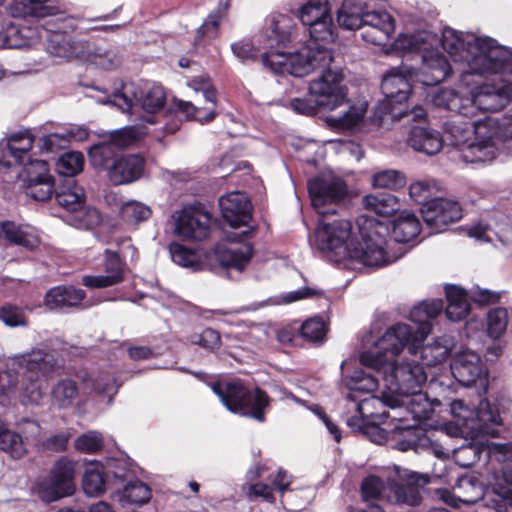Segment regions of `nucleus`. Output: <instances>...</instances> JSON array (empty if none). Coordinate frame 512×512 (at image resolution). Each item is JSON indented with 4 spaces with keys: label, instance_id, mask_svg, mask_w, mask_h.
<instances>
[{
    "label": "nucleus",
    "instance_id": "54",
    "mask_svg": "<svg viewBox=\"0 0 512 512\" xmlns=\"http://www.w3.org/2000/svg\"><path fill=\"white\" fill-rule=\"evenodd\" d=\"M85 195L82 188L74 186L72 189L63 190L56 194V201L70 215L82 207Z\"/></svg>",
    "mask_w": 512,
    "mask_h": 512
},
{
    "label": "nucleus",
    "instance_id": "17",
    "mask_svg": "<svg viewBox=\"0 0 512 512\" xmlns=\"http://www.w3.org/2000/svg\"><path fill=\"white\" fill-rule=\"evenodd\" d=\"M209 213L194 206L176 210L170 217L173 233L182 240L202 241L210 233Z\"/></svg>",
    "mask_w": 512,
    "mask_h": 512
},
{
    "label": "nucleus",
    "instance_id": "14",
    "mask_svg": "<svg viewBox=\"0 0 512 512\" xmlns=\"http://www.w3.org/2000/svg\"><path fill=\"white\" fill-rule=\"evenodd\" d=\"M164 89L153 85L146 89L143 96L138 97V88L134 83H124L120 89H115L107 98L100 100L103 104H112L123 112L132 113L141 107L147 113H156L165 103Z\"/></svg>",
    "mask_w": 512,
    "mask_h": 512
},
{
    "label": "nucleus",
    "instance_id": "11",
    "mask_svg": "<svg viewBox=\"0 0 512 512\" xmlns=\"http://www.w3.org/2000/svg\"><path fill=\"white\" fill-rule=\"evenodd\" d=\"M212 390L229 411L265 421L264 410L269 406V399L262 390L251 392L239 380L218 382L212 385Z\"/></svg>",
    "mask_w": 512,
    "mask_h": 512
},
{
    "label": "nucleus",
    "instance_id": "63",
    "mask_svg": "<svg viewBox=\"0 0 512 512\" xmlns=\"http://www.w3.org/2000/svg\"><path fill=\"white\" fill-rule=\"evenodd\" d=\"M224 17V10L218 9L211 13L198 29L195 41L198 43L202 38L212 39L216 37L219 24Z\"/></svg>",
    "mask_w": 512,
    "mask_h": 512
},
{
    "label": "nucleus",
    "instance_id": "47",
    "mask_svg": "<svg viewBox=\"0 0 512 512\" xmlns=\"http://www.w3.org/2000/svg\"><path fill=\"white\" fill-rule=\"evenodd\" d=\"M378 386L379 380L374 375L365 373L363 371L356 372L348 383V387L351 392L347 395V399L355 402L357 401L355 392L372 393L377 390Z\"/></svg>",
    "mask_w": 512,
    "mask_h": 512
},
{
    "label": "nucleus",
    "instance_id": "45",
    "mask_svg": "<svg viewBox=\"0 0 512 512\" xmlns=\"http://www.w3.org/2000/svg\"><path fill=\"white\" fill-rule=\"evenodd\" d=\"M67 221L79 229H92L100 224L101 215L97 209L83 203L81 208L67 216Z\"/></svg>",
    "mask_w": 512,
    "mask_h": 512
},
{
    "label": "nucleus",
    "instance_id": "24",
    "mask_svg": "<svg viewBox=\"0 0 512 512\" xmlns=\"http://www.w3.org/2000/svg\"><path fill=\"white\" fill-rule=\"evenodd\" d=\"M421 59L420 72L415 71L417 81L424 85H436L448 77L451 65L440 52L427 49L422 53Z\"/></svg>",
    "mask_w": 512,
    "mask_h": 512
},
{
    "label": "nucleus",
    "instance_id": "20",
    "mask_svg": "<svg viewBox=\"0 0 512 512\" xmlns=\"http://www.w3.org/2000/svg\"><path fill=\"white\" fill-rule=\"evenodd\" d=\"M421 214L433 233L444 231L449 224L458 221L462 216L461 207L457 202L440 197L427 202L421 208Z\"/></svg>",
    "mask_w": 512,
    "mask_h": 512
},
{
    "label": "nucleus",
    "instance_id": "27",
    "mask_svg": "<svg viewBox=\"0 0 512 512\" xmlns=\"http://www.w3.org/2000/svg\"><path fill=\"white\" fill-rule=\"evenodd\" d=\"M144 160L138 155H127L113 161L108 178L114 185L129 184L138 180L143 173Z\"/></svg>",
    "mask_w": 512,
    "mask_h": 512
},
{
    "label": "nucleus",
    "instance_id": "38",
    "mask_svg": "<svg viewBox=\"0 0 512 512\" xmlns=\"http://www.w3.org/2000/svg\"><path fill=\"white\" fill-rule=\"evenodd\" d=\"M420 232V223L416 216L409 212H402L393 221L392 235L397 242H408Z\"/></svg>",
    "mask_w": 512,
    "mask_h": 512
},
{
    "label": "nucleus",
    "instance_id": "32",
    "mask_svg": "<svg viewBox=\"0 0 512 512\" xmlns=\"http://www.w3.org/2000/svg\"><path fill=\"white\" fill-rule=\"evenodd\" d=\"M0 238L29 250L36 248L40 243L39 237L34 231L24 229L13 222L0 224Z\"/></svg>",
    "mask_w": 512,
    "mask_h": 512
},
{
    "label": "nucleus",
    "instance_id": "5",
    "mask_svg": "<svg viewBox=\"0 0 512 512\" xmlns=\"http://www.w3.org/2000/svg\"><path fill=\"white\" fill-rule=\"evenodd\" d=\"M396 472L402 484L394 481L384 482L376 475H369L361 484V493L365 501L378 500L391 504L415 507L423 501L425 486L442 477V475H429L396 467Z\"/></svg>",
    "mask_w": 512,
    "mask_h": 512
},
{
    "label": "nucleus",
    "instance_id": "62",
    "mask_svg": "<svg viewBox=\"0 0 512 512\" xmlns=\"http://www.w3.org/2000/svg\"><path fill=\"white\" fill-rule=\"evenodd\" d=\"M102 446L103 437L102 434L97 431H89L79 436L74 442L76 450L88 454L98 452L101 450Z\"/></svg>",
    "mask_w": 512,
    "mask_h": 512
},
{
    "label": "nucleus",
    "instance_id": "61",
    "mask_svg": "<svg viewBox=\"0 0 512 512\" xmlns=\"http://www.w3.org/2000/svg\"><path fill=\"white\" fill-rule=\"evenodd\" d=\"M372 185L375 188L397 189L405 185V177L396 170H383L373 175Z\"/></svg>",
    "mask_w": 512,
    "mask_h": 512
},
{
    "label": "nucleus",
    "instance_id": "57",
    "mask_svg": "<svg viewBox=\"0 0 512 512\" xmlns=\"http://www.w3.org/2000/svg\"><path fill=\"white\" fill-rule=\"evenodd\" d=\"M176 107L188 119H194L201 123L210 122L216 116L214 108L198 107L189 101L178 100L176 101Z\"/></svg>",
    "mask_w": 512,
    "mask_h": 512
},
{
    "label": "nucleus",
    "instance_id": "22",
    "mask_svg": "<svg viewBox=\"0 0 512 512\" xmlns=\"http://www.w3.org/2000/svg\"><path fill=\"white\" fill-rule=\"evenodd\" d=\"M426 117V115L424 116ZM407 123L414 122L410 127L407 144L417 152L427 155H435L439 153L443 147V138L441 134L424 126L425 118L417 120L405 119Z\"/></svg>",
    "mask_w": 512,
    "mask_h": 512
},
{
    "label": "nucleus",
    "instance_id": "44",
    "mask_svg": "<svg viewBox=\"0 0 512 512\" xmlns=\"http://www.w3.org/2000/svg\"><path fill=\"white\" fill-rule=\"evenodd\" d=\"M375 404H381L380 400L376 397H367L359 400L356 406L359 417H351L348 419L347 424L353 429L362 430L366 423L376 419V414L372 410Z\"/></svg>",
    "mask_w": 512,
    "mask_h": 512
},
{
    "label": "nucleus",
    "instance_id": "58",
    "mask_svg": "<svg viewBox=\"0 0 512 512\" xmlns=\"http://www.w3.org/2000/svg\"><path fill=\"white\" fill-rule=\"evenodd\" d=\"M147 132L138 127H125L116 130L110 135V143L116 148H125L138 141Z\"/></svg>",
    "mask_w": 512,
    "mask_h": 512
},
{
    "label": "nucleus",
    "instance_id": "46",
    "mask_svg": "<svg viewBox=\"0 0 512 512\" xmlns=\"http://www.w3.org/2000/svg\"><path fill=\"white\" fill-rule=\"evenodd\" d=\"M23 165L24 168L20 173V178L25 185L52 178L49 173L48 164L44 160H33L30 157V159H26Z\"/></svg>",
    "mask_w": 512,
    "mask_h": 512
},
{
    "label": "nucleus",
    "instance_id": "37",
    "mask_svg": "<svg viewBox=\"0 0 512 512\" xmlns=\"http://www.w3.org/2000/svg\"><path fill=\"white\" fill-rule=\"evenodd\" d=\"M252 255V248L249 244H244L237 248H225L217 251V259L221 266L225 268H234L241 272L248 264Z\"/></svg>",
    "mask_w": 512,
    "mask_h": 512
},
{
    "label": "nucleus",
    "instance_id": "59",
    "mask_svg": "<svg viewBox=\"0 0 512 512\" xmlns=\"http://www.w3.org/2000/svg\"><path fill=\"white\" fill-rule=\"evenodd\" d=\"M508 325V313L504 308L490 310L487 315V331L490 337L499 338L506 331Z\"/></svg>",
    "mask_w": 512,
    "mask_h": 512
},
{
    "label": "nucleus",
    "instance_id": "39",
    "mask_svg": "<svg viewBox=\"0 0 512 512\" xmlns=\"http://www.w3.org/2000/svg\"><path fill=\"white\" fill-rule=\"evenodd\" d=\"M466 116L458 114L445 123V132L450 136L451 144L455 146H467L466 143L472 135L473 124L465 120ZM472 118L473 116H467Z\"/></svg>",
    "mask_w": 512,
    "mask_h": 512
},
{
    "label": "nucleus",
    "instance_id": "40",
    "mask_svg": "<svg viewBox=\"0 0 512 512\" xmlns=\"http://www.w3.org/2000/svg\"><path fill=\"white\" fill-rule=\"evenodd\" d=\"M362 203L366 210L384 217L391 216L400 208L397 198L392 194L366 195Z\"/></svg>",
    "mask_w": 512,
    "mask_h": 512
},
{
    "label": "nucleus",
    "instance_id": "31",
    "mask_svg": "<svg viewBox=\"0 0 512 512\" xmlns=\"http://www.w3.org/2000/svg\"><path fill=\"white\" fill-rule=\"evenodd\" d=\"M445 293L448 302L446 307L447 317L452 321L464 319L470 311V296L465 290L456 285H447Z\"/></svg>",
    "mask_w": 512,
    "mask_h": 512
},
{
    "label": "nucleus",
    "instance_id": "36",
    "mask_svg": "<svg viewBox=\"0 0 512 512\" xmlns=\"http://www.w3.org/2000/svg\"><path fill=\"white\" fill-rule=\"evenodd\" d=\"M18 15L22 17L45 18L56 16L61 9L50 0H15Z\"/></svg>",
    "mask_w": 512,
    "mask_h": 512
},
{
    "label": "nucleus",
    "instance_id": "2",
    "mask_svg": "<svg viewBox=\"0 0 512 512\" xmlns=\"http://www.w3.org/2000/svg\"><path fill=\"white\" fill-rule=\"evenodd\" d=\"M442 46L454 62L466 63L460 74V84L469 86L474 74L484 75L502 71L509 65L512 52L490 37H479L446 28L442 33Z\"/></svg>",
    "mask_w": 512,
    "mask_h": 512
},
{
    "label": "nucleus",
    "instance_id": "48",
    "mask_svg": "<svg viewBox=\"0 0 512 512\" xmlns=\"http://www.w3.org/2000/svg\"><path fill=\"white\" fill-rule=\"evenodd\" d=\"M330 15L327 0H308L298 11V17L304 25Z\"/></svg>",
    "mask_w": 512,
    "mask_h": 512
},
{
    "label": "nucleus",
    "instance_id": "41",
    "mask_svg": "<svg viewBox=\"0 0 512 512\" xmlns=\"http://www.w3.org/2000/svg\"><path fill=\"white\" fill-rule=\"evenodd\" d=\"M431 103L439 108H444L464 115L466 110L465 98L452 89H438L430 96Z\"/></svg>",
    "mask_w": 512,
    "mask_h": 512
},
{
    "label": "nucleus",
    "instance_id": "12",
    "mask_svg": "<svg viewBox=\"0 0 512 512\" xmlns=\"http://www.w3.org/2000/svg\"><path fill=\"white\" fill-rule=\"evenodd\" d=\"M18 366L24 370L29 381L22 387L20 401L23 405H38L43 398L44 389L40 376L47 377L58 365L52 352L35 350L17 358Z\"/></svg>",
    "mask_w": 512,
    "mask_h": 512
},
{
    "label": "nucleus",
    "instance_id": "13",
    "mask_svg": "<svg viewBox=\"0 0 512 512\" xmlns=\"http://www.w3.org/2000/svg\"><path fill=\"white\" fill-rule=\"evenodd\" d=\"M473 124V142L461 150V158L467 163L490 162L497 155L496 140L504 139L501 131L502 120L499 122L491 117L471 121Z\"/></svg>",
    "mask_w": 512,
    "mask_h": 512
},
{
    "label": "nucleus",
    "instance_id": "21",
    "mask_svg": "<svg viewBox=\"0 0 512 512\" xmlns=\"http://www.w3.org/2000/svg\"><path fill=\"white\" fill-rule=\"evenodd\" d=\"M88 44L65 33L55 32L48 36L46 50L51 56L63 60H84L88 55Z\"/></svg>",
    "mask_w": 512,
    "mask_h": 512
},
{
    "label": "nucleus",
    "instance_id": "6",
    "mask_svg": "<svg viewBox=\"0 0 512 512\" xmlns=\"http://www.w3.org/2000/svg\"><path fill=\"white\" fill-rule=\"evenodd\" d=\"M414 80H417L415 70L406 65L391 68L383 76L381 90L384 99L378 103L375 110L379 124L384 125L389 120L424 118L425 110L422 107H415L411 111H406L401 107L411 94Z\"/></svg>",
    "mask_w": 512,
    "mask_h": 512
},
{
    "label": "nucleus",
    "instance_id": "3",
    "mask_svg": "<svg viewBox=\"0 0 512 512\" xmlns=\"http://www.w3.org/2000/svg\"><path fill=\"white\" fill-rule=\"evenodd\" d=\"M382 374L386 391L384 397L388 405L395 407L404 405L416 420L428 419L431 406L424 394L422 385L427 380V374L422 365L416 361L392 363Z\"/></svg>",
    "mask_w": 512,
    "mask_h": 512
},
{
    "label": "nucleus",
    "instance_id": "25",
    "mask_svg": "<svg viewBox=\"0 0 512 512\" xmlns=\"http://www.w3.org/2000/svg\"><path fill=\"white\" fill-rule=\"evenodd\" d=\"M362 38L375 45H383L394 31V20L385 11H368L364 18Z\"/></svg>",
    "mask_w": 512,
    "mask_h": 512
},
{
    "label": "nucleus",
    "instance_id": "56",
    "mask_svg": "<svg viewBox=\"0 0 512 512\" xmlns=\"http://www.w3.org/2000/svg\"><path fill=\"white\" fill-rule=\"evenodd\" d=\"M120 213L126 222L136 224L147 220L151 216V209L141 202L131 200L121 206Z\"/></svg>",
    "mask_w": 512,
    "mask_h": 512
},
{
    "label": "nucleus",
    "instance_id": "34",
    "mask_svg": "<svg viewBox=\"0 0 512 512\" xmlns=\"http://www.w3.org/2000/svg\"><path fill=\"white\" fill-rule=\"evenodd\" d=\"M34 139L28 130L13 133L7 137V154L11 156L15 164L22 165L26 159H30V151Z\"/></svg>",
    "mask_w": 512,
    "mask_h": 512
},
{
    "label": "nucleus",
    "instance_id": "15",
    "mask_svg": "<svg viewBox=\"0 0 512 512\" xmlns=\"http://www.w3.org/2000/svg\"><path fill=\"white\" fill-rule=\"evenodd\" d=\"M344 75L337 68H328L320 72V75L309 84L311 97L317 98L319 109L322 111H334L342 106L348 94L343 85Z\"/></svg>",
    "mask_w": 512,
    "mask_h": 512
},
{
    "label": "nucleus",
    "instance_id": "50",
    "mask_svg": "<svg viewBox=\"0 0 512 512\" xmlns=\"http://www.w3.org/2000/svg\"><path fill=\"white\" fill-rule=\"evenodd\" d=\"M78 395V388L74 381L65 379L59 381L52 390L53 401L60 408L70 406Z\"/></svg>",
    "mask_w": 512,
    "mask_h": 512
},
{
    "label": "nucleus",
    "instance_id": "42",
    "mask_svg": "<svg viewBox=\"0 0 512 512\" xmlns=\"http://www.w3.org/2000/svg\"><path fill=\"white\" fill-rule=\"evenodd\" d=\"M88 155L93 167L107 170V174L113 161L117 160L116 148L109 141L94 145L90 148Z\"/></svg>",
    "mask_w": 512,
    "mask_h": 512
},
{
    "label": "nucleus",
    "instance_id": "64",
    "mask_svg": "<svg viewBox=\"0 0 512 512\" xmlns=\"http://www.w3.org/2000/svg\"><path fill=\"white\" fill-rule=\"evenodd\" d=\"M69 145V136L65 133H51L39 139V148L42 152L54 153L65 149Z\"/></svg>",
    "mask_w": 512,
    "mask_h": 512
},
{
    "label": "nucleus",
    "instance_id": "43",
    "mask_svg": "<svg viewBox=\"0 0 512 512\" xmlns=\"http://www.w3.org/2000/svg\"><path fill=\"white\" fill-rule=\"evenodd\" d=\"M85 60L105 70L116 69L122 63V59L116 51L102 47H94L91 49L89 44L88 55Z\"/></svg>",
    "mask_w": 512,
    "mask_h": 512
},
{
    "label": "nucleus",
    "instance_id": "9",
    "mask_svg": "<svg viewBox=\"0 0 512 512\" xmlns=\"http://www.w3.org/2000/svg\"><path fill=\"white\" fill-rule=\"evenodd\" d=\"M414 326L404 323H398L389 328L377 342L378 351H367L360 355V362L365 367L375 371L386 372V367L392 366L405 346L409 347L411 352L424 341L417 339Z\"/></svg>",
    "mask_w": 512,
    "mask_h": 512
},
{
    "label": "nucleus",
    "instance_id": "30",
    "mask_svg": "<svg viewBox=\"0 0 512 512\" xmlns=\"http://www.w3.org/2000/svg\"><path fill=\"white\" fill-rule=\"evenodd\" d=\"M85 298V292L72 286H57L45 296V305L50 310L78 306Z\"/></svg>",
    "mask_w": 512,
    "mask_h": 512
},
{
    "label": "nucleus",
    "instance_id": "23",
    "mask_svg": "<svg viewBox=\"0 0 512 512\" xmlns=\"http://www.w3.org/2000/svg\"><path fill=\"white\" fill-rule=\"evenodd\" d=\"M223 218L231 227L247 225L251 218V204L243 192H230L219 198Z\"/></svg>",
    "mask_w": 512,
    "mask_h": 512
},
{
    "label": "nucleus",
    "instance_id": "8",
    "mask_svg": "<svg viewBox=\"0 0 512 512\" xmlns=\"http://www.w3.org/2000/svg\"><path fill=\"white\" fill-rule=\"evenodd\" d=\"M261 57L263 65L271 71L296 77H302L315 70L322 72L333 68L332 51L325 44L315 41H309L306 46L294 53L269 50L264 51Z\"/></svg>",
    "mask_w": 512,
    "mask_h": 512
},
{
    "label": "nucleus",
    "instance_id": "51",
    "mask_svg": "<svg viewBox=\"0 0 512 512\" xmlns=\"http://www.w3.org/2000/svg\"><path fill=\"white\" fill-rule=\"evenodd\" d=\"M437 183L434 180H418L411 183L409 195L415 202L422 204V207L430 202L438 192Z\"/></svg>",
    "mask_w": 512,
    "mask_h": 512
},
{
    "label": "nucleus",
    "instance_id": "29",
    "mask_svg": "<svg viewBox=\"0 0 512 512\" xmlns=\"http://www.w3.org/2000/svg\"><path fill=\"white\" fill-rule=\"evenodd\" d=\"M369 7L364 0H345L337 13L339 26L346 30L362 29Z\"/></svg>",
    "mask_w": 512,
    "mask_h": 512
},
{
    "label": "nucleus",
    "instance_id": "52",
    "mask_svg": "<svg viewBox=\"0 0 512 512\" xmlns=\"http://www.w3.org/2000/svg\"><path fill=\"white\" fill-rule=\"evenodd\" d=\"M430 36L426 33L402 34L394 43L397 50L403 52L417 51L423 53L427 50V41Z\"/></svg>",
    "mask_w": 512,
    "mask_h": 512
},
{
    "label": "nucleus",
    "instance_id": "26",
    "mask_svg": "<svg viewBox=\"0 0 512 512\" xmlns=\"http://www.w3.org/2000/svg\"><path fill=\"white\" fill-rule=\"evenodd\" d=\"M367 107L365 101L351 104L346 98L342 106L329 111L330 115L326 117V123L332 128L351 129L363 121Z\"/></svg>",
    "mask_w": 512,
    "mask_h": 512
},
{
    "label": "nucleus",
    "instance_id": "16",
    "mask_svg": "<svg viewBox=\"0 0 512 512\" xmlns=\"http://www.w3.org/2000/svg\"><path fill=\"white\" fill-rule=\"evenodd\" d=\"M77 462L61 457L53 464L48 479L39 484V496L46 502H53L71 495L75 490Z\"/></svg>",
    "mask_w": 512,
    "mask_h": 512
},
{
    "label": "nucleus",
    "instance_id": "49",
    "mask_svg": "<svg viewBox=\"0 0 512 512\" xmlns=\"http://www.w3.org/2000/svg\"><path fill=\"white\" fill-rule=\"evenodd\" d=\"M0 449L14 459H20L27 453L21 435L10 429L1 433Z\"/></svg>",
    "mask_w": 512,
    "mask_h": 512
},
{
    "label": "nucleus",
    "instance_id": "4",
    "mask_svg": "<svg viewBox=\"0 0 512 512\" xmlns=\"http://www.w3.org/2000/svg\"><path fill=\"white\" fill-rule=\"evenodd\" d=\"M489 483L492 489L484 492L475 476L465 475L457 480L453 493L447 489H437L434 498L453 508H457L459 502L473 504L482 500L485 507L496 512L512 509V469L494 472Z\"/></svg>",
    "mask_w": 512,
    "mask_h": 512
},
{
    "label": "nucleus",
    "instance_id": "35",
    "mask_svg": "<svg viewBox=\"0 0 512 512\" xmlns=\"http://www.w3.org/2000/svg\"><path fill=\"white\" fill-rule=\"evenodd\" d=\"M150 498V488L140 481L129 483L122 492L113 495V501L119 502L122 508H127L128 505L140 506Z\"/></svg>",
    "mask_w": 512,
    "mask_h": 512
},
{
    "label": "nucleus",
    "instance_id": "28",
    "mask_svg": "<svg viewBox=\"0 0 512 512\" xmlns=\"http://www.w3.org/2000/svg\"><path fill=\"white\" fill-rule=\"evenodd\" d=\"M443 310L440 299L426 300L415 306L410 312V319L416 329V338L424 339L431 331L430 320L436 318Z\"/></svg>",
    "mask_w": 512,
    "mask_h": 512
},
{
    "label": "nucleus",
    "instance_id": "10",
    "mask_svg": "<svg viewBox=\"0 0 512 512\" xmlns=\"http://www.w3.org/2000/svg\"><path fill=\"white\" fill-rule=\"evenodd\" d=\"M450 408L456 426L479 444H485V437L497 436L495 426L501 423V418L488 400H481L476 412L459 399L452 401Z\"/></svg>",
    "mask_w": 512,
    "mask_h": 512
},
{
    "label": "nucleus",
    "instance_id": "55",
    "mask_svg": "<svg viewBox=\"0 0 512 512\" xmlns=\"http://www.w3.org/2000/svg\"><path fill=\"white\" fill-rule=\"evenodd\" d=\"M82 486L87 495H99L105 486L102 470L97 466L87 467L83 476Z\"/></svg>",
    "mask_w": 512,
    "mask_h": 512
},
{
    "label": "nucleus",
    "instance_id": "7",
    "mask_svg": "<svg viewBox=\"0 0 512 512\" xmlns=\"http://www.w3.org/2000/svg\"><path fill=\"white\" fill-rule=\"evenodd\" d=\"M470 97L465 98V116H475L476 111L496 112L512 99V59L508 67L496 73L474 74L470 78Z\"/></svg>",
    "mask_w": 512,
    "mask_h": 512
},
{
    "label": "nucleus",
    "instance_id": "60",
    "mask_svg": "<svg viewBox=\"0 0 512 512\" xmlns=\"http://www.w3.org/2000/svg\"><path fill=\"white\" fill-rule=\"evenodd\" d=\"M309 27L310 41L333 42L332 18L330 15L307 25Z\"/></svg>",
    "mask_w": 512,
    "mask_h": 512
},
{
    "label": "nucleus",
    "instance_id": "1",
    "mask_svg": "<svg viewBox=\"0 0 512 512\" xmlns=\"http://www.w3.org/2000/svg\"><path fill=\"white\" fill-rule=\"evenodd\" d=\"M311 202L320 216L316 232L320 250L330 253L331 259L341 262L349 259L369 267H382L395 262L399 256L386 251L388 228L374 218L358 219L361 242L351 236V223L345 219H330L335 209H325L347 195L343 180L333 175H322L309 181Z\"/></svg>",
    "mask_w": 512,
    "mask_h": 512
},
{
    "label": "nucleus",
    "instance_id": "33",
    "mask_svg": "<svg viewBox=\"0 0 512 512\" xmlns=\"http://www.w3.org/2000/svg\"><path fill=\"white\" fill-rule=\"evenodd\" d=\"M454 348V338L444 335L437 338L433 343L424 346L421 350V358L427 366L437 365L444 362Z\"/></svg>",
    "mask_w": 512,
    "mask_h": 512
},
{
    "label": "nucleus",
    "instance_id": "53",
    "mask_svg": "<svg viewBox=\"0 0 512 512\" xmlns=\"http://www.w3.org/2000/svg\"><path fill=\"white\" fill-rule=\"evenodd\" d=\"M84 165V156L80 152H68L57 161L56 169L63 176L72 177L80 173Z\"/></svg>",
    "mask_w": 512,
    "mask_h": 512
},
{
    "label": "nucleus",
    "instance_id": "19",
    "mask_svg": "<svg viewBox=\"0 0 512 512\" xmlns=\"http://www.w3.org/2000/svg\"><path fill=\"white\" fill-rule=\"evenodd\" d=\"M453 376L464 386H477L479 393L488 390V372L479 355L470 349L459 351L451 364Z\"/></svg>",
    "mask_w": 512,
    "mask_h": 512
},
{
    "label": "nucleus",
    "instance_id": "18",
    "mask_svg": "<svg viewBox=\"0 0 512 512\" xmlns=\"http://www.w3.org/2000/svg\"><path fill=\"white\" fill-rule=\"evenodd\" d=\"M290 29V19L285 15H278L272 18L263 45L255 46L248 41H238L231 45V49L242 61L255 59L262 49L285 45L290 40Z\"/></svg>",
    "mask_w": 512,
    "mask_h": 512
}]
</instances>
